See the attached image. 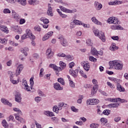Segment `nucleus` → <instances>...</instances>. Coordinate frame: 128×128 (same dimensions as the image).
Returning a JSON list of instances; mask_svg holds the SVG:
<instances>
[{"label":"nucleus","mask_w":128,"mask_h":128,"mask_svg":"<svg viewBox=\"0 0 128 128\" xmlns=\"http://www.w3.org/2000/svg\"><path fill=\"white\" fill-rule=\"evenodd\" d=\"M109 70H112V68H114L117 70H122V68H124V65L122 63V61L120 60H114L112 62H109Z\"/></svg>","instance_id":"f257e3e1"},{"label":"nucleus","mask_w":128,"mask_h":128,"mask_svg":"<svg viewBox=\"0 0 128 128\" xmlns=\"http://www.w3.org/2000/svg\"><path fill=\"white\" fill-rule=\"evenodd\" d=\"M30 88L28 86V82L24 80V79H23L22 81V84L24 86L25 90H26L27 92H30L32 90V86H34V77H32L30 78Z\"/></svg>","instance_id":"f03ea898"},{"label":"nucleus","mask_w":128,"mask_h":128,"mask_svg":"<svg viewBox=\"0 0 128 128\" xmlns=\"http://www.w3.org/2000/svg\"><path fill=\"white\" fill-rule=\"evenodd\" d=\"M94 34L95 36H98L100 40L103 42H106V36H104V32H100V30H98V29H96L94 30Z\"/></svg>","instance_id":"7ed1b4c3"},{"label":"nucleus","mask_w":128,"mask_h":128,"mask_svg":"<svg viewBox=\"0 0 128 128\" xmlns=\"http://www.w3.org/2000/svg\"><path fill=\"white\" fill-rule=\"evenodd\" d=\"M58 39L60 40V44L62 46H68V41L66 38H64V36L60 35L58 36Z\"/></svg>","instance_id":"20e7f679"},{"label":"nucleus","mask_w":128,"mask_h":128,"mask_svg":"<svg viewBox=\"0 0 128 128\" xmlns=\"http://www.w3.org/2000/svg\"><path fill=\"white\" fill-rule=\"evenodd\" d=\"M108 24H118V18L116 17H110L107 20Z\"/></svg>","instance_id":"39448f33"},{"label":"nucleus","mask_w":128,"mask_h":128,"mask_svg":"<svg viewBox=\"0 0 128 128\" xmlns=\"http://www.w3.org/2000/svg\"><path fill=\"white\" fill-rule=\"evenodd\" d=\"M81 65L84 67V70L86 72H88V70H90V65L88 62H82Z\"/></svg>","instance_id":"423d86ee"},{"label":"nucleus","mask_w":128,"mask_h":128,"mask_svg":"<svg viewBox=\"0 0 128 128\" xmlns=\"http://www.w3.org/2000/svg\"><path fill=\"white\" fill-rule=\"evenodd\" d=\"M11 30L15 32H18V34H22V30L18 26H11Z\"/></svg>","instance_id":"0eeeda50"},{"label":"nucleus","mask_w":128,"mask_h":128,"mask_svg":"<svg viewBox=\"0 0 128 128\" xmlns=\"http://www.w3.org/2000/svg\"><path fill=\"white\" fill-rule=\"evenodd\" d=\"M46 56L48 58H52L54 56V52H52L51 48H48L46 50Z\"/></svg>","instance_id":"6e6552de"},{"label":"nucleus","mask_w":128,"mask_h":128,"mask_svg":"<svg viewBox=\"0 0 128 128\" xmlns=\"http://www.w3.org/2000/svg\"><path fill=\"white\" fill-rule=\"evenodd\" d=\"M22 70H24V65L22 64L18 65L17 68L16 69V76L20 74V72H22Z\"/></svg>","instance_id":"1a4fd4ad"},{"label":"nucleus","mask_w":128,"mask_h":128,"mask_svg":"<svg viewBox=\"0 0 128 128\" xmlns=\"http://www.w3.org/2000/svg\"><path fill=\"white\" fill-rule=\"evenodd\" d=\"M69 72L73 78H76L78 74V69H76L74 70H70Z\"/></svg>","instance_id":"9d476101"},{"label":"nucleus","mask_w":128,"mask_h":128,"mask_svg":"<svg viewBox=\"0 0 128 128\" xmlns=\"http://www.w3.org/2000/svg\"><path fill=\"white\" fill-rule=\"evenodd\" d=\"M26 34L28 38H30L32 40H34L36 38V36L32 34V31L30 29H27L26 30Z\"/></svg>","instance_id":"9b49d317"},{"label":"nucleus","mask_w":128,"mask_h":128,"mask_svg":"<svg viewBox=\"0 0 128 128\" xmlns=\"http://www.w3.org/2000/svg\"><path fill=\"white\" fill-rule=\"evenodd\" d=\"M15 100L17 102H22V96H20V93L16 92L15 94Z\"/></svg>","instance_id":"f8f14e48"},{"label":"nucleus","mask_w":128,"mask_h":128,"mask_svg":"<svg viewBox=\"0 0 128 128\" xmlns=\"http://www.w3.org/2000/svg\"><path fill=\"white\" fill-rule=\"evenodd\" d=\"M47 14L48 16H54V14L52 13V8L50 6V4H48Z\"/></svg>","instance_id":"ddd939ff"},{"label":"nucleus","mask_w":128,"mask_h":128,"mask_svg":"<svg viewBox=\"0 0 128 128\" xmlns=\"http://www.w3.org/2000/svg\"><path fill=\"white\" fill-rule=\"evenodd\" d=\"M54 88L55 90H62L63 89L62 87L60 86V84L58 82L54 84Z\"/></svg>","instance_id":"4468645a"},{"label":"nucleus","mask_w":128,"mask_h":128,"mask_svg":"<svg viewBox=\"0 0 128 128\" xmlns=\"http://www.w3.org/2000/svg\"><path fill=\"white\" fill-rule=\"evenodd\" d=\"M98 85L96 84L94 85L91 91V94L94 96V94H96V92L98 91Z\"/></svg>","instance_id":"2eb2a0df"},{"label":"nucleus","mask_w":128,"mask_h":128,"mask_svg":"<svg viewBox=\"0 0 128 128\" xmlns=\"http://www.w3.org/2000/svg\"><path fill=\"white\" fill-rule=\"evenodd\" d=\"M60 8L61 10H62V12H68L69 14H72V12H74V11L68 10L62 6H60Z\"/></svg>","instance_id":"dca6fc26"},{"label":"nucleus","mask_w":128,"mask_h":128,"mask_svg":"<svg viewBox=\"0 0 128 128\" xmlns=\"http://www.w3.org/2000/svg\"><path fill=\"white\" fill-rule=\"evenodd\" d=\"M94 6L97 10H100L102 8V5L98 2H95Z\"/></svg>","instance_id":"f3484780"},{"label":"nucleus","mask_w":128,"mask_h":128,"mask_svg":"<svg viewBox=\"0 0 128 128\" xmlns=\"http://www.w3.org/2000/svg\"><path fill=\"white\" fill-rule=\"evenodd\" d=\"M112 30H123L124 28L120 26L113 25L111 26Z\"/></svg>","instance_id":"a211bd4d"},{"label":"nucleus","mask_w":128,"mask_h":128,"mask_svg":"<svg viewBox=\"0 0 128 128\" xmlns=\"http://www.w3.org/2000/svg\"><path fill=\"white\" fill-rule=\"evenodd\" d=\"M12 18H14V20H19L20 17L16 12L12 10Z\"/></svg>","instance_id":"6ab92c4d"},{"label":"nucleus","mask_w":128,"mask_h":128,"mask_svg":"<svg viewBox=\"0 0 128 128\" xmlns=\"http://www.w3.org/2000/svg\"><path fill=\"white\" fill-rule=\"evenodd\" d=\"M91 20L92 22H94L96 24H99V26H102V24L99 22L95 16L92 17Z\"/></svg>","instance_id":"aec40b11"},{"label":"nucleus","mask_w":128,"mask_h":128,"mask_svg":"<svg viewBox=\"0 0 128 128\" xmlns=\"http://www.w3.org/2000/svg\"><path fill=\"white\" fill-rule=\"evenodd\" d=\"M15 118L16 120H18V122H20V124H24L26 122V120L18 116H15Z\"/></svg>","instance_id":"412c9836"},{"label":"nucleus","mask_w":128,"mask_h":128,"mask_svg":"<svg viewBox=\"0 0 128 128\" xmlns=\"http://www.w3.org/2000/svg\"><path fill=\"white\" fill-rule=\"evenodd\" d=\"M20 52H22V54H24V56H28V53L26 52H28V47L22 48L20 49Z\"/></svg>","instance_id":"4be33fe9"},{"label":"nucleus","mask_w":128,"mask_h":128,"mask_svg":"<svg viewBox=\"0 0 128 128\" xmlns=\"http://www.w3.org/2000/svg\"><path fill=\"white\" fill-rule=\"evenodd\" d=\"M91 54H92V56H98V50L96 49V48H92Z\"/></svg>","instance_id":"5701e85b"},{"label":"nucleus","mask_w":128,"mask_h":128,"mask_svg":"<svg viewBox=\"0 0 128 128\" xmlns=\"http://www.w3.org/2000/svg\"><path fill=\"white\" fill-rule=\"evenodd\" d=\"M0 30L4 32H8V27L4 26H0Z\"/></svg>","instance_id":"b1692460"},{"label":"nucleus","mask_w":128,"mask_h":128,"mask_svg":"<svg viewBox=\"0 0 128 128\" xmlns=\"http://www.w3.org/2000/svg\"><path fill=\"white\" fill-rule=\"evenodd\" d=\"M1 101L4 104H8L9 106H12V103L10 102L6 99L2 98Z\"/></svg>","instance_id":"393cba45"},{"label":"nucleus","mask_w":128,"mask_h":128,"mask_svg":"<svg viewBox=\"0 0 128 128\" xmlns=\"http://www.w3.org/2000/svg\"><path fill=\"white\" fill-rule=\"evenodd\" d=\"M60 67L59 68L61 70H62L64 68H66V64L63 62L60 61Z\"/></svg>","instance_id":"a878e982"},{"label":"nucleus","mask_w":128,"mask_h":128,"mask_svg":"<svg viewBox=\"0 0 128 128\" xmlns=\"http://www.w3.org/2000/svg\"><path fill=\"white\" fill-rule=\"evenodd\" d=\"M120 104V102H117L116 104H108V106L110 108H118V106Z\"/></svg>","instance_id":"bb28decb"},{"label":"nucleus","mask_w":128,"mask_h":128,"mask_svg":"<svg viewBox=\"0 0 128 128\" xmlns=\"http://www.w3.org/2000/svg\"><path fill=\"white\" fill-rule=\"evenodd\" d=\"M52 110L54 112H56V114H58V111L61 110L62 108L58 107L57 106H54Z\"/></svg>","instance_id":"cd10ccee"},{"label":"nucleus","mask_w":128,"mask_h":128,"mask_svg":"<svg viewBox=\"0 0 128 128\" xmlns=\"http://www.w3.org/2000/svg\"><path fill=\"white\" fill-rule=\"evenodd\" d=\"M117 90L119 92H124V88L122 85L120 84V83L117 84Z\"/></svg>","instance_id":"c85d7f7f"},{"label":"nucleus","mask_w":128,"mask_h":128,"mask_svg":"<svg viewBox=\"0 0 128 128\" xmlns=\"http://www.w3.org/2000/svg\"><path fill=\"white\" fill-rule=\"evenodd\" d=\"M16 2H17L21 4L22 6H26V0H15Z\"/></svg>","instance_id":"c756f323"},{"label":"nucleus","mask_w":128,"mask_h":128,"mask_svg":"<svg viewBox=\"0 0 128 128\" xmlns=\"http://www.w3.org/2000/svg\"><path fill=\"white\" fill-rule=\"evenodd\" d=\"M109 6H116V4H120V2L118 1H114L110 2H108Z\"/></svg>","instance_id":"7c9ffc66"},{"label":"nucleus","mask_w":128,"mask_h":128,"mask_svg":"<svg viewBox=\"0 0 128 128\" xmlns=\"http://www.w3.org/2000/svg\"><path fill=\"white\" fill-rule=\"evenodd\" d=\"M109 80H112V82H116V84H118V82H120V80L114 78V77L110 78Z\"/></svg>","instance_id":"2f4dec72"},{"label":"nucleus","mask_w":128,"mask_h":128,"mask_svg":"<svg viewBox=\"0 0 128 128\" xmlns=\"http://www.w3.org/2000/svg\"><path fill=\"white\" fill-rule=\"evenodd\" d=\"M40 20H41V22H44V24H48V22H50V21L48 20V19H46V18H41Z\"/></svg>","instance_id":"473e14b6"},{"label":"nucleus","mask_w":128,"mask_h":128,"mask_svg":"<svg viewBox=\"0 0 128 128\" xmlns=\"http://www.w3.org/2000/svg\"><path fill=\"white\" fill-rule=\"evenodd\" d=\"M50 68H54L55 70H58V67L56 66L54 64H50Z\"/></svg>","instance_id":"72a5a7b5"},{"label":"nucleus","mask_w":128,"mask_h":128,"mask_svg":"<svg viewBox=\"0 0 128 128\" xmlns=\"http://www.w3.org/2000/svg\"><path fill=\"white\" fill-rule=\"evenodd\" d=\"M29 4H32L33 6H35V4H38L36 2V0H29L28 1Z\"/></svg>","instance_id":"f704fd0d"},{"label":"nucleus","mask_w":128,"mask_h":128,"mask_svg":"<svg viewBox=\"0 0 128 128\" xmlns=\"http://www.w3.org/2000/svg\"><path fill=\"white\" fill-rule=\"evenodd\" d=\"M58 82H60V84H62V86H64V84H65L64 80L62 78H58Z\"/></svg>","instance_id":"c9c22d12"},{"label":"nucleus","mask_w":128,"mask_h":128,"mask_svg":"<svg viewBox=\"0 0 128 128\" xmlns=\"http://www.w3.org/2000/svg\"><path fill=\"white\" fill-rule=\"evenodd\" d=\"M79 72H80L81 76H82L84 78H88V76H86V74H84V71L80 70Z\"/></svg>","instance_id":"e433bc0d"},{"label":"nucleus","mask_w":128,"mask_h":128,"mask_svg":"<svg viewBox=\"0 0 128 128\" xmlns=\"http://www.w3.org/2000/svg\"><path fill=\"white\" fill-rule=\"evenodd\" d=\"M92 100H93L92 102V105L98 104V102H100V100H98V99L93 98V99H92Z\"/></svg>","instance_id":"4c0bfd02"},{"label":"nucleus","mask_w":128,"mask_h":128,"mask_svg":"<svg viewBox=\"0 0 128 128\" xmlns=\"http://www.w3.org/2000/svg\"><path fill=\"white\" fill-rule=\"evenodd\" d=\"M2 124L5 128H8V122H6V121L5 120L2 121Z\"/></svg>","instance_id":"58836bf2"},{"label":"nucleus","mask_w":128,"mask_h":128,"mask_svg":"<svg viewBox=\"0 0 128 128\" xmlns=\"http://www.w3.org/2000/svg\"><path fill=\"white\" fill-rule=\"evenodd\" d=\"M0 42L1 44H6V42H8V40L6 38H0Z\"/></svg>","instance_id":"ea45409f"},{"label":"nucleus","mask_w":128,"mask_h":128,"mask_svg":"<svg viewBox=\"0 0 128 128\" xmlns=\"http://www.w3.org/2000/svg\"><path fill=\"white\" fill-rule=\"evenodd\" d=\"M66 106H68V104H64V102H60L58 104V108H62V106H64V108H66Z\"/></svg>","instance_id":"a19ab883"},{"label":"nucleus","mask_w":128,"mask_h":128,"mask_svg":"<svg viewBox=\"0 0 128 128\" xmlns=\"http://www.w3.org/2000/svg\"><path fill=\"white\" fill-rule=\"evenodd\" d=\"M90 128H98V124L92 123V124H90Z\"/></svg>","instance_id":"79ce46f5"},{"label":"nucleus","mask_w":128,"mask_h":128,"mask_svg":"<svg viewBox=\"0 0 128 128\" xmlns=\"http://www.w3.org/2000/svg\"><path fill=\"white\" fill-rule=\"evenodd\" d=\"M102 114L105 116H108V114H110V110H106L103 112Z\"/></svg>","instance_id":"37998d69"},{"label":"nucleus","mask_w":128,"mask_h":128,"mask_svg":"<svg viewBox=\"0 0 128 128\" xmlns=\"http://www.w3.org/2000/svg\"><path fill=\"white\" fill-rule=\"evenodd\" d=\"M110 50H118V46H110Z\"/></svg>","instance_id":"c03bdc74"},{"label":"nucleus","mask_w":128,"mask_h":128,"mask_svg":"<svg viewBox=\"0 0 128 128\" xmlns=\"http://www.w3.org/2000/svg\"><path fill=\"white\" fill-rule=\"evenodd\" d=\"M2 12L3 14H10L11 12H10V9L8 8H4Z\"/></svg>","instance_id":"a18cd8bd"},{"label":"nucleus","mask_w":128,"mask_h":128,"mask_svg":"<svg viewBox=\"0 0 128 128\" xmlns=\"http://www.w3.org/2000/svg\"><path fill=\"white\" fill-rule=\"evenodd\" d=\"M56 56L59 58H66V55L64 53H58Z\"/></svg>","instance_id":"49530a36"},{"label":"nucleus","mask_w":128,"mask_h":128,"mask_svg":"<svg viewBox=\"0 0 128 128\" xmlns=\"http://www.w3.org/2000/svg\"><path fill=\"white\" fill-rule=\"evenodd\" d=\"M108 102H118V98H108Z\"/></svg>","instance_id":"de8ad7c7"},{"label":"nucleus","mask_w":128,"mask_h":128,"mask_svg":"<svg viewBox=\"0 0 128 128\" xmlns=\"http://www.w3.org/2000/svg\"><path fill=\"white\" fill-rule=\"evenodd\" d=\"M73 22L75 24L79 26H80V24H82V22L76 20H74Z\"/></svg>","instance_id":"09e8293b"},{"label":"nucleus","mask_w":128,"mask_h":128,"mask_svg":"<svg viewBox=\"0 0 128 128\" xmlns=\"http://www.w3.org/2000/svg\"><path fill=\"white\" fill-rule=\"evenodd\" d=\"M92 99H88L86 100V104H88V106L92 105Z\"/></svg>","instance_id":"8fccbe9b"},{"label":"nucleus","mask_w":128,"mask_h":128,"mask_svg":"<svg viewBox=\"0 0 128 128\" xmlns=\"http://www.w3.org/2000/svg\"><path fill=\"white\" fill-rule=\"evenodd\" d=\"M14 112H18V114L22 116V110H20V109L18 108H14Z\"/></svg>","instance_id":"3c124183"},{"label":"nucleus","mask_w":128,"mask_h":128,"mask_svg":"<svg viewBox=\"0 0 128 128\" xmlns=\"http://www.w3.org/2000/svg\"><path fill=\"white\" fill-rule=\"evenodd\" d=\"M89 60L90 62H96V58H94V56H90L89 57Z\"/></svg>","instance_id":"603ef678"},{"label":"nucleus","mask_w":128,"mask_h":128,"mask_svg":"<svg viewBox=\"0 0 128 128\" xmlns=\"http://www.w3.org/2000/svg\"><path fill=\"white\" fill-rule=\"evenodd\" d=\"M12 78V76H10V82H12V84H18V82H17L16 80H14Z\"/></svg>","instance_id":"864d4df0"},{"label":"nucleus","mask_w":128,"mask_h":128,"mask_svg":"<svg viewBox=\"0 0 128 128\" xmlns=\"http://www.w3.org/2000/svg\"><path fill=\"white\" fill-rule=\"evenodd\" d=\"M122 102V104L123 102H126L128 101L125 100L124 99H121L120 98H117V102Z\"/></svg>","instance_id":"5fc2aeb1"},{"label":"nucleus","mask_w":128,"mask_h":128,"mask_svg":"<svg viewBox=\"0 0 128 128\" xmlns=\"http://www.w3.org/2000/svg\"><path fill=\"white\" fill-rule=\"evenodd\" d=\"M34 28L36 32H40V30H42V28H40V26H35Z\"/></svg>","instance_id":"6e6d98bb"},{"label":"nucleus","mask_w":128,"mask_h":128,"mask_svg":"<svg viewBox=\"0 0 128 128\" xmlns=\"http://www.w3.org/2000/svg\"><path fill=\"white\" fill-rule=\"evenodd\" d=\"M86 43L87 44L88 46H92V40L88 39L86 40Z\"/></svg>","instance_id":"4d7b16f0"},{"label":"nucleus","mask_w":128,"mask_h":128,"mask_svg":"<svg viewBox=\"0 0 128 128\" xmlns=\"http://www.w3.org/2000/svg\"><path fill=\"white\" fill-rule=\"evenodd\" d=\"M10 44L12 46H18V44L14 43V41H10Z\"/></svg>","instance_id":"13d9d810"},{"label":"nucleus","mask_w":128,"mask_h":128,"mask_svg":"<svg viewBox=\"0 0 128 128\" xmlns=\"http://www.w3.org/2000/svg\"><path fill=\"white\" fill-rule=\"evenodd\" d=\"M101 122H103L104 124H106L108 122V120L106 118H102L100 119Z\"/></svg>","instance_id":"bf43d9fd"},{"label":"nucleus","mask_w":128,"mask_h":128,"mask_svg":"<svg viewBox=\"0 0 128 128\" xmlns=\"http://www.w3.org/2000/svg\"><path fill=\"white\" fill-rule=\"evenodd\" d=\"M71 110L72 112H78V109L76 108V107H74V106H71Z\"/></svg>","instance_id":"052dcab7"},{"label":"nucleus","mask_w":128,"mask_h":128,"mask_svg":"<svg viewBox=\"0 0 128 128\" xmlns=\"http://www.w3.org/2000/svg\"><path fill=\"white\" fill-rule=\"evenodd\" d=\"M67 60H72V57L70 55H68L66 56Z\"/></svg>","instance_id":"680f3d73"},{"label":"nucleus","mask_w":128,"mask_h":128,"mask_svg":"<svg viewBox=\"0 0 128 128\" xmlns=\"http://www.w3.org/2000/svg\"><path fill=\"white\" fill-rule=\"evenodd\" d=\"M70 86L71 88H74L75 86L74 82L72 80H70Z\"/></svg>","instance_id":"e2e57ef3"},{"label":"nucleus","mask_w":128,"mask_h":128,"mask_svg":"<svg viewBox=\"0 0 128 128\" xmlns=\"http://www.w3.org/2000/svg\"><path fill=\"white\" fill-rule=\"evenodd\" d=\"M50 38L48 34H45V36L42 38V40H48V38Z\"/></svg>","instance_id":"0e129e2a"},{"label":"nucleus","mask_w":128,"mask_h":128,"mask_svg":"<svg viewBox=\"0 0 128 128\" xmlns=\"http://www.w3.org/2000/svg\"><path fill=\"white\" fill-rule=\"evenodd\" d=\"M26 22V20L24 18H21L20 21V24H24Z\"/></svg>","instance_id":"69168bd1"},{"label":"nucleus","mask_w":128,"mask_h":128,"mask_svg":"<svg viewBox=\"0 0 128 128\" xmlns=\"http://www.w3.org/2000/svg\"><path fill=\"white\" fill-rule=\"evenodd\" d=\"M70 68H72L73 66H74V62H72L68 64Z\"/></svg>","instance_id":"338daca9"},{"label":"nucleus","mask_w":128,"mask_h":128,"mask_svg":"<svg viewBox=\"0 0 128 128\" xmlns=\"http://www.w3.org/2000/svg\"><path fill=\"white\" fill-rule=\"evenodd\" d=\"M22 40H26V38H28V35H26V34H24L22 37H21Z\"/></svg>","instance_id":"774afa93"}]
</instances>
